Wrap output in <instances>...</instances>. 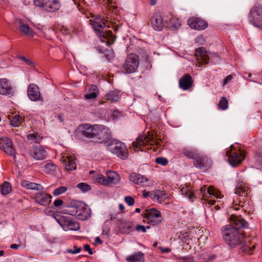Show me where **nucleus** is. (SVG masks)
<instances>
[{
    "label": "nucleus",
    "instance_id": "5701e85b",
    "mask_svg": "<svg viewBox=\"0 0 262 262\" xmlns=\"http://www.w3.org/2000/svg\"><path fill=\"white\" fill-rule=\"evenodd\" d=\"M151 25L156 31H161L163 27V19L159 12L155 13L150 19Z\"/></svg>",
    "mask_w": 262,
    "mask_h": 262
},
{
    "label": "nucleus",
    "instance_id": "0eeeda50",
    "mask_svg": "<svg viewBox=\"0 0 262 262\" xmlns=\"http://www.w3.org/2000/svg\"><path fill=\"white\" fill-rule=\"evenodd\" d=\"M54 217L56 222L66 231H77L80 228L78 223L72 220L69 216L57 214L54 216Z\"/></svg>",
    "mask_w": 262,
    "mask_h": 262
},
{
    "label": "nucleus",
    "instance_id": "052dcab7",
    "mask_svg": "<svg viewBox=\"0 0 262 262\" xmlns=\"http://www.w3.org/2000/svg\"><path fill=\"white\" fill-rule=\"evenodd\" d=\"M22 245H18L16 244H13L10 245V248L12 249L17 250L20 247H21Z\"/></svg>",
    "mask_w": 262,
    "mask_h": 262
},
{
    "label": "nucleus",
    "instance_id": "4d7b16f0",
    "mask_svg": "<svg viewBox=\"0 0 262 262\" xmlns=\"http://www.w3.org/2000/svg\"><path fill=\"white\" fill-rule=\"evenodd\" d=\"M136 230L137 231H142L143 232H146V228L143 225H138L136 227Z\"/></svg>",
    "mask_w": 262,
    "mask_h": 262
},
{
    "label": "nucleus",
    "instance_id": "473e14b6",
    "mask_svg": "<svg viewBox=\"0 0 262 262\" xmlns=\"http://www.w3.org/2000/svg\"><path fill=\"white\" fill-rule=\"evenodd\" d=\"M183 154L186 157L190 159H193V161L195 160L199 155V154L194 149L184 148L183 150Z\"/></svg>",
    "mask_w": 262,
    "mask_h": 262
},
{
    "label": "nucleus",
    "instance_id": "6e6552de",
    "mask_svg": "<svg viewBox=\"0 0 262 262\" xmlns=\"http://www.w3.org/2000/svg\"><path fill=\"white\" fill-rule=\"evenodd\" d=\"M248 20L254 27L262 29V5L254 6L251 9Z\"/></svg>",
    "mask_w": 262,
    "mask_h": 262
},
{
    "label": "nucleus",
    "instance_id": "393cba45",
    "mask_svg": "<svg viewBox=\"0 0 262 262\" xmlns=\"http://www.w3.org/2000/svg\"><path fill=\"white\" fill-rule=\"evenodd\" d=\"M193 80L189 74H184L179 80V86L183 90H187L192 86Z\"/></svg>",
    "mask_w": 262,
    "mask_h": 262
},
{
    "label": "nucleus",
    "instance_id": "680f3d73",
    "mask_svg": "<svg viewBox=\"0 0 262 262\" xmlns=\"http://www.w3.org/2000/svg\"><path fill=\"white\" fill-rule=\"evenodd\" d=\"M206 188L205 186H204L203 187H202L201 189H200V192L201 193H202L203 194V199L204 200H205V193H206Z\"/></svg>",
    "mask_w": 262,
    "mask_h": 262
},
{
    "label": "nucleus",
    "instance_id": "72a5a7b5",
    "mask_svg": "<svg viewBox=\"0 0 262 262\" xmlns=\"http://www.w3.org/2000/svg\"><path fill=\"white\" fill-rule=\"evenodd\" d=\"M181 192L182 195L187 197L190 201L193 202L195 199V196L192 191L187 187H183L181 189Z\"/></svg>",
    "mask_w": 262,
    "mask_h": 262
},
{
    "label": "nucleus",
    "instance_id": "a211bd4d",
    "mask_svg": "<svg viewBox=\"0 0 262 262\" xmlns=\"http://www.w3.org/2000/svg\"><path fill=\"white\" fill-rule=\"evenodd\" d=\"M212 164L211 160L205 155L199 154L197 158L193 161V165L199 169L209 167Z\"/></svg>",
    "mask_w": 262,
    "mask_h": 262
},
{
    "label": "nucleus",
    "instance_id": "6ab92c4d",
    "mask_svg": "<svg viewBox=\"0 0 262 262\" xmlns=\"http://www.w3.org/2000/svg\"><path fill=\"white\" fill-rule=\"evenodd\" d=\"M27 93L29 98L32 101L42 100L38 86L33 83L30 84L27 90Z\"/></svg>",
    "mask_w": 262,
    "mask_h": 262
},
{
    "label": "nucleus",
    "instance_id": "a19ab883",
    "mask_svg": "<svg viewBox=\"0 0 262 262\" xmlns=\"http://www.w3.org/2000/svg\"><path fill=\"white\" fill-rule=\"evenodd\" d=\"M207 192L210 195H213L216 198H221V194L213 186H210L207 190Z\"/></svg>",
    "mask_w": 262,
    "mask_h": 262
},
{
    "label": "nucleus",
    "instance_id": "cd10ccee",
    "mask_svg": "<svg viewBox=\"0 0 262 262\" xmlns=\"http://www.w3.org/2000/svg\"><path fill=\"white\" fill-rule=\"evenodd\" d=\"M144 255L142 252L139 251L127 257L126 260L127 262H143Z\"/></svg>",
    "mask_w": 262,
    "mask_h": 262
},
{
    "label": "nucleus",
    "instance_id": "c03bdc74",
    "mask_svg": "<svg viewBox=\"0 0 262 262\" xmlns=\"http://www.w3.org/2000/svg\"><path fill=\"white\" fill-rule=\"evenodd\" d=\"M77 187L83 192H86L91 189V187L90 185L82 182L79 183L77 185Z\"/></svg>",
    "mask_w": 262,
    "mask_h": 262
},
{
    "label": "nucleus",
    "instance_id": "09e8293b",
    "mask_svg": "<svg viewBox=\"0 0 262 262\" xmlns=\"http://www.w3.org/2000/svg\"><path fill=\"white\" fill-rule=\"evenodd\" d=\"M179 259L182 260V262H193L194 261L193 257L191 256H180Z\"/></svg>",
    "mask_w": 262,
    "mask_h": 262
},
{
    "label": "nucleus",
    "instance_id": "a18cd8bd",
    "mask_svg": "<svg viewBox=\"0 0 262 262\" xmlns=\"http://www.w3.org/2000/svg\"><path fill=\"white\" fill-rule=\"evenodd\" d=\"M68 188L64 186H60L58 188H56L53 193L54 195L57 196L65 192L67 190Z\"/></svg>",
    "mask_w": 262,
    "mask_h": 262
},
{
    "label": "nucleus",
    "instance_id": "bb28decb",
    "mask_svg": "<svg viewBox=\"0 0 262 262\" xmlns=\"http://www.w3.org/2000/svg\"><path fill=\"white\" fill-rule=\"evenodd\" d=\"M18 24L21 33L29 36H33L34 35L33 31L30 26L27 24H24L23 20H19Z\"/></svg>",
    "mask_w": 262,
    "mask_h": 262
},
{
    "label": "nucleus",
    "instance_id": "864d4df0",
    "mask_svg": "<svg viewBox=\"0 0 262 262\" xmlns=\"http://www.w3.org/2000/svg\"><path fill=\"white\" fill-rule=\"evenodd\" d=\"M74 248L75 249L74 250H72V249H68L67 252L69 253L76 254L79 253L81 250V247L77 248L76 246H74Z\"/></svg>",
    "mask_w": 262,
    "mask_h": 262
},
{
    "label": "nucleus",
    "instance_id": "f3484780",
    "mask_svg": "<svg viewBox=\"0 0 262 262\" xmlns=\"http://www.w3.org/2000/svg\"><path fill=\"white\" fill-rule=\"evenodd\" d=\"M129 180L135 184L142 187H146L149 185L150 182L149 180L140 174L133 172L129 175Z\"/></svg>",
    "mask_w": 262,
    "mask_h": 262
},
{
    "label": "nucleus",
    "instance_id": "37998d69",
    "mask_svg": "<svg viewBox=\"0 0 262 262\" xmlns=\"http://www.w3.org/2000/svg\"><path fill=\"white\" fill-rule=\"evenodd\" d=\"M169 23L171 27L174 29H178L181 26L180 20L175 17H172L170 19Z\"/></svg>",
    "mask_w": 262,
    "mask_h": 262
},
{
    "label": "nucleus",
    "instance_id": "338daca9",
    "mask_svg": "<svg viewBox=\"0 0 262 262\" xmlns=\"http://www.w3.org/2000/svg\"><path fill=\"white\" fill-rule=\"evenodd\" d=\"M57 118L59 119V120L61 122H63V117H62V115H58L57 116Z\"/></svg>",
    "mask_w": 262,
    "mask_h": 262
},
{
    "label": "nucleus",
    "instance_id": "39448f33",
    "mask_svg": "<svg viewBox=\"0 0 262 262\" xmlns=\"http://www.w3.org/2000/svg\"><path fill=\"white\" fill-rule=\"evenodd\" d=\"M67 213L79 220H85L91 215V209L83 202H75L68 207Z\"/></svg>",
    "mask_w": 262,
    "mask_h": 262
},
{
    "label": "nucleus",
    "instance_id": "f704fd0d",
    "mask_svg": "<svg viewBox=\"0 0 262 262\" xmlns=\"http://www.w3.org/2000/svg\"><path fill=\"white\" fill-rule=\"evenodd\" d=\"M57 166L52 163H48L43 167L44 172L47 174H53L56 170Z\"/></svg>",
    "mask_w": 262,
    "mask_h": 262
},
{
    "label": "nucleus",
    "instance_id": "49530a36",
    "mask_svg": "<svg viewBox=\"0 0 262 262\" xmlns=\"http://www.w3.org/2000/svg\"><path fill=\"white\" fill-rule=\"evenodd\" d=\"M96 181L102 185H107V182L106 180V178H105L103 175L102 174H99L96 177Z\"/></svg>",
    "mask_w": 262,
    "mask_h": 262
},
{
    "label": "nucleus",
    "instance_id": "603ef678",
    "mask_svg": "<svg viewBox=\"0 0 262 262\" xmlns=\"http://www.w3.org/2000/svg\"><path fill=\"white\" fill-rule=\"evenodd\" d=\"M19 58L20 59L25 61L27 65L30 66H33V67L34 66V63H33V61L32 60H31L30 59H27L25 57L23 56H20Z\"/></svg>",
    "mask_w": 262,
    "mask_h": 262
},
{
    "label": "nucleus",
    "instance_id": "79ce46f5",
    "mask_svg": "<svg viewBox=\"0 0 262 262\" xmlns=\"http://www.w3.org/2000/svg\"><path fill=\"white\" fill-rule=\"evenodd\" d=\"M228 105V102L226 98L223 97L220 100L218 106L220 108L225 110L227 108Z\"/></svg>",
    "mask_w": 262,
    "mask_h": 262
},
{
    "label": "nucleus",
    "instance_id": "4c0bfd02",
    "mask_svg": "<svg viewBox=\"0 0 262 262\" xmlns=\"http://www.w3.org/2000/svg\"><path fill=\"white\" fill-rule=\"evenodd\" d=\"M12 191L11 185L10 183L6 181L1 185V193L3 195H7Z\"/></svg>",
    "mask_w": 262,
    "mask_h": 262
},
{
    "label": "nucleus",
    "instance_id": "412c9836",
    "mask_svg": "<svg viewBox=\"0 0 262 262\" xmlns=\"http://www.w3.org/2000/svg\"><path fill=\"white\" fill-rule=\"evenodd\" d=\"M51 195L44 191L36 193L34 196L35 202L42 206L49 205L51 201Z\"/></svg>",
    "mask_w": 262,
    "mask_h": 262
},
{
    "label": "nucleus",
    "instance_id": "20e7f679",
    "mask_svg": "<svg viewBox=\"0 0 262 262\" xmlns=\"http://www.w3.org/2000/svg\"><path fill=\"white\" fill-rule=\"evenodd\" d=\"M146 136H139L133 143V148L135 151H146L151 149V146L160 145L161 141L157 134L151 131Z\"/></svg>",
    "mask_w": 262,
    "mask_h": 262
},
{
    "label": "nucleus",
    "instance_id": "b1692460",
    "mask_svg": "<svg viewBox=\"0 0 262 262\" xmlns=\"http://www.w3.org/2000/svg\"><path fill=\"white\" fill-rule=\"evenodd\" d=\"M195 56L196 60L201 64H207L209 62V57L205 48L200 47L196 49Z\"/></svg>",
    "mask_w": 262,
    "mask_h": 262
},
{
    "label": "nucleus",
    "instance_id": "0e129e2a",
    "mask_svg": "<svg viewBox=\"0 0 262 262\" xmlns=\"http://www.w3.org/2000/svg\"><path fill=\"white\" fill-rule=\"evenodd\" d=\"M159 249L161 250V251L162 252H169L170 251V249L168 248H163L162 247H159Z\"/></svg>",
    "mask_w": 262,
    "mask_h": 262
},
{
    "label": "nucleus",
    "instance_id": "f03ea898",
    "mask_svg": "<svg viewBox=\"0 0 262 262\" xmlns=\"http://www.w3.org/2000/svg\"><path fill=\"white\" fill-rule=\"evenodd\" d=\"M78 129L82 138L95 143H105L111 137L109 128L103 125L83 123L79 125Z\"/></svg>",
    "mask_w": 262,
    "mask_h": 262
},
{
    "label": "nucleus",
    "instance_id": "2f4dec72",
    "mask_svg": "<svg viewBox=\"0 0 262 262\" xmlns=\"http://www.w3.org/2000/svg\"><path fill=\"white\" fill-rule=\"evenodd\" d=\"M152 200H156L159 202L164 201L166 199V193L164 191L156 190L152 191Z\"/></svg>",
    "mask_w": 262,
    "mask_h": 262
},
{
    "label": "nucleus",
    "instance_id": "4468645a",
    "mask_svg": "<svg viewBox=\"0 0 262 262\" xmlns=\"http://www.w3.org/2000/svg\"><path fill=\"white\" fill-rule=\"evenodd\" d=\"M187 24L191 29L196 30H203L208 27L207 21L199 17L189 18Z\"/></svg>",
    "mask_w": 262,
    "mask_h": 262
},
{
    "label": "nucleus",
    "instance_id": "6e6d98bb",
    "mask_svg": "<svg viewBox=\"0 0 262 262\" xmlns=\"http://www.w3.org/2000/svg\"><path fill=\"white\" fill-rule=\"evenodd\" d=\"M84 250L87 252H88L89 254L90 255H92L93 254V252L91 248H90V246L88 244H85L83 246Z\"/></svg>",
    "mask_w": 262,
    "mask_h": 262
},
{
    "label": "nucleus",
    "instance_id": "8fccbe9b",
    "mask_svg": "<svg viewBox=\"0 0 262 262\" xmlns=\"http://www.w3.org/2000/svg\"><path fill=\"white\" fill-rule=\"evenodd\" d=\"M124 201L128 206H133L135 203L134 199L131 196H126L124 198Z\"/></svg>",
    "mask_w": 262,
    "mask_h": 262
},
{
    "label": "nucleus",
    "instance_id": "9d476101",
    "mask_svg": "<svg viewBox=\"0 0 262 262\" xmlns=\"http://www.w3.org/2000/svg\"><path fill=\"white\" fill-rule=\"evenodd\" d=\"M142 216L147 220L148 224L152 226H158L162 221L160 211L154 208L146 209L143 212Z\"/></svg>",
    "mask_w": 262,
    "mask_h": 262
},
{
    "label": "nucleus",
    "instance_id": "3c124183",
    "mask_svg": "<svg viewBox=\"0 0 262 262\" xmlns=\"http://www.w3.org/2000/svg\"><path fill=\"white\" fill-rule=\"evenodd\" d=\"M256 162L257 164H262V151L257 152L255 155Z\"/></svg>",
    "mask_w": 262,
    "mask_h": 262
},
{
    "label": "nucleus",
    "instance_id": "f257e3e1",
    "mask_svg": "<svg viewBox=\"0 0 262 262\" xmlns=\"http://www.w3.org/2000/svg\"><path fill=\"white\" fill-rule=\"evenodd\" d=\"M231 224L222 228V234L225 242L231 248L238 247L243 253L251 254L254 249L246 244L245 237L241 230L248 228V223L241 216L235 215L230 217Z\"/></svg>",
    "mask_w": 262,
    "mask_h": 262
},
{
    "label": "nucleus",
    "instance_id": "f8f14e48",
    "mask_svg": "<svg viewBox=\"0 0 262 262\" xmlns=\"http://www.w3.org/2000/svg\"><path fill=\"white\" fill-rule=\"evenodd\" d=\"M112 153L122 160H125L128 158V153L125 144L118 141L117 142L112 150Z\"/></svg>",
    "mask_w": 262,
    "mask_h": 262
},
{
    "label": "nucleus",
    "instance_id": "e2e57ef3",
    "mask_svg": "<svg viewBox=\"0 0 262 262\" xmlns=\"http://www.w3.org/2000/svg\"><path fill=\"white\" fill-rule=\"evenodd\" d=\"M206 200H207V203L211 205H213L215 203V201L214 200H211L209 199H207Z\"/></svg>",
    "mask_w": 262,
    "mask_h": 262
},
{
    "label": "nucleus",
    "instance_id": "ddd939ff",
    "mask_svg": "<svg viewBox=\"0 0 262 262\" xmlns=\"http://www.w3.org/2000/svg\"><path fill=\"white\" fill-rule=\"evenodd\" d=\"M76 157L70 154H65L61 158V161L64 165L65 169L68 171H72L76 168Z\"/></svg>",
    "mask_w": 262,
    "mask_h": 262
},
{
    "label": "nucleus",
    "instance_id": "ea45409f",
    "mask_svg": "<svg viewBox=\"0 0 262 262\" xmlns=\"http://www.w3.org/2000/svg\"><path fill=\"white\" fill-rule=\"evenodd\" d=\"M23 119L19 115L14 116L10 121V124L14 127L19 126L23 122Z\"/></svg>",
    "mask_w": 262,
    "mask_h": 262
},
{
    "label": "nucleus",
    "instance_id": "423d86ee",
    "mask_svg": "<svg viewBox=\"0 0 262 262\" xmlns=\"http://www.w3.org/2000/svg\"><path fill=\"white\" fill-rule=\"evenodd\" d=\"M246 152L240 148L231 145L230 149L226 152L228 161L229 164L236 167L240 165L246 157Z\"/></svg>",
    "mask_w": 262,
    "mask_h": 262
},
{
    "label": "nucleus",
    "instance_id": "7c9ffc66",
    "mask_svg": "<svg viewBox=\"0 0 262 262\" xmlns=\"http://www.w3.org/2000/svg\"><path fill=\"white\" fill-rule=\"evenodd\" d=\"M22 186L26 187L27 189L36 190H42L43 188V187L38 184H36L33 182H30L27 181H24L22 182Z\"/></svg>",
    "mask_w": 262,
    "mask_h": 262
},
{
    "label": "nucleus",
    "instance_id": "7ed1b4c3",
    "mask_svg": "<svg viewBox=\"0 0 262 262\" xmlns=\"http://www.w3.org/2000/svg\"><path fill=\"white\" fill-rule=\"evenodd\" d=\"M90 24L92 25L97 35L99 36L102 42L106 40L107 46L112 45L115 41L116 36L114 35L110 30L104 31V28H110L111 21L108 17L106 18L102 17L99 15L96 16L93 19L90 20Z\"/></svg>",
    "mask_w": 262,
    "mask_h": 262
},
{
    "label": "nucleus",
    "instance_id": "13d9d810",
    "mask_svg": "<svg viewBox=\"0 0 262 262\" xmlns=\"http://www.w3.org/2000/svg\"><path fill=\"white\" fill-rule=\"evenodd\" d=\"M63 201L61 199H57L54 202L55 207H59L62 205Z\"/></svg>",
    "mask_w": 262,
    "mask_h": 262
},
{
    "label": "nucleus",
    "instance_id": "774afa93",
    "mask_svg": "<svg viewBox=\"0 0 262 262\" xmlns=\"http://www.w3.org/2000/svg\"><path fill=\"white\" fill-rule=\"evenodd\" d=\"M157 3V0H150V4L152 6H154Z\"/></svg>",
    "mask_w": 262,
    "mask_h": 262
},
{
    "label": "nucleus",
    "instance_id": "dca6fc26",
    "mask_svg": "<svg viewBox=\"0 0 262 262\" xmlns=\"http://www.w3.org/2000/svg\"><path fill=\"white\" fill-rule=\"evenodd\" d=\"M29 154L35 160H42L46 158L47 152L40 146H34L30 149Z\"/></svg>",
    "mask_w": 262,
    "mask_h": 262
},
{
    "label": "nucleus",
    "instance_id": "aec40b11",
    "mask_svg": "<svg viewBox=\"0 0 262 262\" xmlns=\"http://www.w3.org/2000/svg\"><path fill=\"white\" fill-rule=\"evenodd\" d=\"M14 93V87L11 82L6 78L1 79V95L12 96Z\"/></svg>",
    "mask_w": 262,
    "mask_h": 262
},
{
    "label": "nucleus",
    "instance_id": "9b49d317",
    "mask_svg": "<svg viewBox=\"0 0 262 262\" xmlns=\"http://www.w3.org/2000/svg\"><path fill=\"white\" fill-rule=\"evenodd\" d=\"M35 5L49 12L58 11L60 7L58 0H34Z\"/></svg>",
    "mask_w": 262,
    "mask_h": 262
},
{
    "label": "nucleus",
    "instance_id": "2eb2a0df",
    "mask_svg": "<svg viewBox=\"0 0 262 262\" xmlns=\"http://www.w3.org/2000/svg\"><path fill=\"white\" fill-rule=\"evenodd\" d=\"M1 149L9 156H13L15 158V150L12 140L7 137L1 138Z\"/></svg>",
    "mask_w": 262,
    "mask_h": 262
},
{
    "label": "nucleus",
    "instance_id": "4be33fe9",
    "mask_svg": "<svg viewBox=\"0 0 262 262\" xmlns=\"http://www.w3.org/2000/svg\"><path fill=\"white\" fill-rule=\"evenodd\" d=\"M250 193V188L243 182L238 183L235 188V193L239 196L249 197Z\"/></svg>",
    "mask_w": 262,
    "mask_h": 262
},
{
    "label": "nucleus",
    "instance_id": "c756f323",
    "mask_svg": "<svg viewBox=\"0 0 262 262\" xmlns=\"http://www.w3.org/2000/svg\"><path fill=\"white\" fill-rule=\"evenodd\" d=\"M118 227L119 231L123 234L129 233L132 228L130 224L124 222L121 220H118Z\"/></svg>",
    "mask_w": 262,
    "mask_h": 262
},
{
    "label": "nucleus",
    "instance_id": "c85d7f7f",
    "mask_svg": "<svg viewBox=\"0 0 262 262\" xmlns=\"http://www.w3.org/2000/svg\"><path fill=\"white\" fill-rule=\"evenodd\" d=\"M99 90L96 85H92L89 88V93L84 95L86 99H94L96 98L98 94Z\"/></svg>",
    "mask_w": 262,
    "mask_h": 262
},
{
    "label": "nucleus",
    "instance_id": "1a4fd4ad",
    "mask_svg": "<svg viewBox=\"0 0 262 262\" xmlns=\"http://www.w3.org/2000/svg\"><path fill=\"white\" fill-rule=\"evenodd\" d=\"M139 65V56L135 53H130L127 55L122 69L124 73L131 74L137 71Z\"/></svg>",
    "mask_w": 262,
    "mask_h": 262
},
{
    "label": "nucleus",
    "instance_id": "5fc2aeb1",
    "mask_svg": "<svg viewBox=\"0 0 262 262\" xmlns=\"http://www.w3.org/2000/svg\"><path fill=\"white\" fill-rule=\"evenodd\" d=\"M142 195L144 198H146L148 196L150 197L151 199H152V191H146L145 190H144L142 191Z\"/></svg>",
    "mask_w": 262,
    "mask_h": 262
},
{
    "label": "nucleus",
    "instance_id": "58836bf2",
    "mask_svg": "<svg viewBox=\"0 0 262 262\" xmlns=\"http://www.w3.org/2000/svg\"><path fill=\"white\" fill-rule=\"evenodd\" d=\"M106 99L111 101H118L119 99V96L117 92L115 91H111L105 95Z\"/></svg>",
    "mask_w": 262,
    "mask_h": 262
},
{
    "label": "nucleus",
    "instance_id": "a878e982",
    "mask_svg": "<svg viewBox=\"0 0 262 262\" xmlns=\"http://www.w3.org/2000/svg\"><path fill=\"white\" fill-rule=\"evenodd\" d=\"M106 180L107 184H116L120 181L119 174L113 171H108L106 172Z\"/></svg>",
    "mask_w": 262,
    "mask_h": 262
},
{
    "label": "nucleus",
    "instance_id": "de8ad7c7",
    "mask_svg": "<svg viewBox=\"0 0 262 262\" xmlns=\"http://www.w3.org/2000/svg\"><path fill=\"white\" fill-rule=\"evenodd\" d=\"M155 162L158 164L165 166L167 164L168 161L167 159L163 157H158L155 159Z\"/></svg>",
    "mask_w": 262,
    "mask_h": 262
},
{
    "label": "nucleus",
    "instance_id": "bf43d9fd",
    "mask_svg": "<svg viewBox=\"0 0 262 262\" xmlns=\"http://www.w3.org/2000/svg\"><path fill=\"white\" fill-rule=\"evenodd\" d=\"M232 79V76L231 75H229L227 76L224 80L223 82V85H226L227 84L229 81H230Z\"/></svg>",
    "mask_w": 262,
    "mask_h": 262
},
{
    "label": "nucleus",
    "instance_id": "69168bd1",
    "mask_svg": "<svg viewBox=\"0 0 262 262\" xmlns=\"http://www.w3.org/2000/svg\"><path fill=\"white\" fill-rule=\"evenodd\" d=\"M96 243L101 244L102 243V241L101 240V239L99 237H97L95 239Z\"/></svg>",
    "mask_w": 262,
    "mask_h": 262
},
{
    "label": "nucleus",
    "instance_id": "c9c22d12",
    "mask_svg": "<svg viewBox=\"0 0 262 262\" xmlns=\"http://www.w3.org/2000/svg\"><path fill=\"white\" fill-rule=\"evenodd\" d=\"M248 197H241L239 196V198L237 199V200H234L233 201V203L234 204V209L236 210H238L239 209L238 208L236 207L237 205L241 207H244L246 205V202L248 201L246 198Z\"/></svg>",
    "mask_w": 262,
    "mask_h": 262
},
{
    "label": "nucleus",
    "instance_id": "e433bc0d",
    "mask_svg": "<svg viewBox=\"0 0 262 262\" xmlns=\"http://www.w3.org/2000/svg\"><path fill=\"white\" fill-rule=\"evenodd\" d=\"M27 139L31 142L39 143L42 139V137L37 133L29 134L27 136Z\"/></svg>",
    "mask_w": 262,
    "mask_h": 262
}]
</instances>
